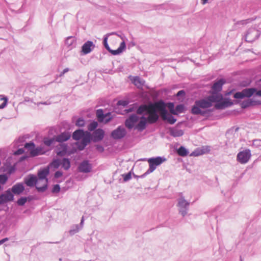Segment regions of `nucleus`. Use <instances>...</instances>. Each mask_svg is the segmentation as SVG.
Segmentation results:
<instances>
[{"mask_svg": "<svg viewBox=\"0 0 261 261\" xmlns=\"http://www.w3.org/2000/svg\"><path fill=\"white\" fill-rule=\"evenodd\" d=\"M96 114L97 120L99 122L107 123L112 119L111 113L104 114L102 109H98L96 111Z\"/></svg>", "mask_w": 261, "mask_h": 261, "instance_id": "12", "label": "nucleus"}, {"mask_svg": "<svg viewBox=\"0 0 261 261\" xmlns=\"http://www.w3.org/2000/svg\"><path fill=\"white\" fill-rule=\"evenodd\" d=\"M59 146L61 150L57 151V153L59 155H64L67 151V145L65 144H62Z\"/></svg>", "mask_w": 261, "mask_h": 261, "instance_id": "32", "label": "nucleus"}, {"mask_svg": "<svg viewBox=\"0 0 261 261\" xmlns=\"http://www.w3.org/2000/svg\"><path fill=\"white\" fill-rule=\"evenodd\" d=\"M1 121V120L0 119V121Z\"/></svg>", "mask_w": 261, "mask_h": 261, "instance_id": "63", "label": "nucleus"}, {"mask_svg": "<svg viewBox=\"0 0 261 261\" xmlns=\"http://www.w3.org/2000/svg\"><path fill=\"white\" fill-rule=\"evenodd\" d=\"M97 148H101V151H102L103 150V148L101 146H98Z\"/></svg>", "mask_w": 261, "mask_h": 261, "instance_id": "59", "label": "nucleus"}, {"mask_svg": "<svg viewBox=\"0 0 261 261\" xmlns=\"http://www.w3.org/2000/svg\"><path fill=\"white\" fill-rule=\"evenodd\" d=\"M24 152V150L22 148H20L18 149L15 152V154H21Z\"/></svg>", "mask_w": 261, "mask_h": 261, "instance_id": "51", "label": "nucleus"}, {"mask_svg": "<svg viewBox=\"0 0 261 261\" xmlns=\"http://www.w3.org/2000/svg\"><path fill=\"white\" fill-rule=\"evenodd\" d=\"M5 31V29L3 28H0V33L4 32ZM2 37L0 36V39H1Z\"/></svg>", "mask_w": 261, "mask_h": 261, "instance_id": "58", "label": "nucleus"}, {"mask_svg": "<svg viewBox=\"0 0 261 261\" xmlns=\"http://www.w3.org/2000/svg\"><path fill=\"white\" fill-rule=\"evenodd\" d=\"M65 45L69 50L75 48L76 45L75 38L73 36L68 37L65 41Z\"/></svg>", "mask_w": 261, "mask_h": 261, "instance_id": "22", "label": "nucleus"}, {"mask_svg": "<svg viewBox=\"0 0 261 261\" xmlns=\"http://www.w3.org/2000/svg\"><path fill=\"white\" fill-rule=\"evenodd\" d=\"M225 83V80L224 79H220L217 82H215L212 88L213 90V92H216L217 93H219V92L221 91L222 90V86Z\"/></svg>", "mask_w": 261, "mask_h": 261, "instance_id": "21", "label": "nucleus"}, {"mask_svg": "<svg viewBox=\"0 0 261 261\" xmlns=\"http://www.w3.org/2000/svg\"><path fill=\"white\" fill-rule=\"evenodd\" d=\"M208 1V0H201V3L203 5H205L206 3H207Z\"/></svg>", "mask_w": 261, "mask_h": 261, "instance_id": "56", "label": "nucleus"}, {"mask_svg": "<svg viewBox=\"0 0 261 261\" xmlns=\"http://www.w3.org/2000/svg\"><path fill=\"white\" fill-rule=\"evenodd\" d=\"M97 126L98 123L95 121H93L88 124L87 128L89 131L91 132L95 130Z\"/></svg>", "mask_w": 261, "mask_h": 261, "instance_id": "33", "label": "nucleus"}, {"mask_svg": "<svg viewBox=\"0 0 261 261\" xmlns=\"http://www.w3.org/2000/svg\"><path fill=\"white\" fill-rule=\"evenodd\" d=\"M113 34L117 35L118 36H119L122 40V41H124V42H125V37L124 35H119V34H117L114 33H113Z\"/></svg>", "mask_w": 261, "mask_h": 261, "instance_id": "52", "label": "nucleus"}, {"mask_svg": "<svg viewBox=\"0 0 261 261\" xmlns=\"http://www.w3.org/2000/svg\"><path fill=\"white\" fill-rule=\"evenodd\" d=\"M42 104H44V105H47L46 102H44V103H42Z\"/></svg>", "mask_w": 261, "mask_h": 261, "instance_id": "62", "label": "nucleus"}, {"mask_svg": "<svg viewBox=\"0 0 261 261\" xmlns=\"http://www.w3.org/2000/svg\"><path fill=\"white\" fill-rule=\"evenodd\" d=\"M184 131L177 127H173L170 129V134L174 137L182 136L184 135Z\"/></svg>", "mask_w": 261, "mask_h": 261, "instance_id": "24", "label": "nucleus"}, {"mask_svg": "<svg viewBox=\"0 0 261 261\" xmlns=\"http://www.w3.org/2000/svg\"><path fill=\"white\" fill-rule=\"evenodd\" d=\"M255 95L261 97V90L255 92Z\"/></svg>", "mask_w": 261, "mask_h": 261, "instance_id": "55", "label": "nucleus"}, {"mask_svg": "<svg viewBox=\"0 0 261 261\" xmlns=\"http://www.w3.org/2000/svg\"><path fill=\"white\" fill-rule=\"evenodd\" d=\"M248 21H249L248 19L241 20L240 21L237 22L235 24V25H245V24H246L248 23Z\"/></svg>", "mask_w": 261, "mask_h": 261, "instance_id": "46", "label": "nucleus"}, {"mask_svg": "<svg viewBox=\"0 0 261 261\" xmlns=\"http://www.w3.org/2000/svg\"><path fill=\"white\" fill-rule=\"evenodd\" d=\"M85 121L84 119L83 118H79L75 123V124L76 126H84L85 125Z\"/></svg>", "mask_w": 261, "mask_h": 261, "instance_id": "42", "label": "nucleus"}, {"mask_svg": "<svg viewBox=\"0 0 261 261\" xmlns=\"http://www.w3.org/2000/svg\"><path fill=\"white\" fill-rule=\"evenodd\" d=\"M61 165V162L59 160H54L50 164L49 167L54 168V169H57Z\"/></svg>", "mask_w": 261, "mask_h": 261, "instance_id": "35", "label": "nucleus"}, {"mask_svg": "<svg viewBox=\"0 0 261 261\" xmlns=\"http://www.w3.org/2000/svg\"><path fill=\"white\" fill-rule=\"evenodd\" d=\"M42 186V182H40V186Z\"/></svg>", "mask_w": 261, "mask_h": 261, "instance_id": "61", "label": "nucleus"}, {"mask_svg": "<svg viewBox=\"0 0 261 261\" xmlns=\"http://www.w3.org/2000/svg\"><path fill=\"white\" fill-rule=\"evenodd\" d=\"M61 165L62 168L65 170H67L70 167V162L68 159L64 158L61 162Z\"/></svg>", "mask_w": 261, "mask_h": 261, "instance_id": "29", "label": "nucleus"}, {"mask_svg": "<svg viewBox=\"0 0 261 261\" xmlns=\"http://www.w3.org/2000/svg\"><path fill=\"white\" fill-rule=\"evenodd\" d=\"M131 111H132V110H131L130 109H129V110H127V112H131Z\"/></svg>", "mask_w": 261, "mask_h": 261, "instance_id": "60", "label": "nucleus"}, {"mask_svg": "<svg viewBox=\"0 0 261 261\" xmlns=\"http://www.w3.org/2000/svg\"><path fill=\"white\" fill-rule=\"evenodd\" d=\"M81 139V141L79 148L80 150H83L90 141V134L86 131Z\"/></svg>", "mask_w": 261, "mask_h": 261, "instance_id": "18", "label": "nucleus"}, {"mask_svg": "<svg viewBox=\"0 0 261 261\" xmlns=\"http://www.w3.org/2000/svg\"><path fill=\"white\" fill-rule=\"evenodd\" d=\"M71 137V135L68 132H64L61 133V134L58 135L56 137V141L58 142H63L67 141L70 139Z\"/></svg>", "mask_w": 261, "mask_h": 261, "instance_id": "23", "label": "nucleus"}, {"mask_svg": "<svg viewBox=\"0 0 261 261\" xmlns=\"http://www.w3.org/2000/svg\"><path fill=\"white\" fill-rule=\"evenodd\" d=\"M13 194L20 195L24 190V184L22 182H18L13 186L10 189Z\"/></svg>", "mask_w": 261, "mask_h": 261, "instance_id": "17", "label": "nucleus"}, {"mask_svg": "<svg viewBox=\"0 0 261 261\" xmlns=\"http://www.w3.org/2000/svg\"><path fill=\"white\" fill-rule=\"evenodd\" d=\"M84 221V217H83L82 218L81 221V223H80V224H81L82 226L83 225Z\"/></svg>", "mask_w": 261, "mask_h": 261, "instance_id": "57", "label": "nucleus"}, {"mask_svg": "<svg viewBox=\"0 0 261 261\" xmlns=\"http://www.w3.org/2000/svg\"><path fill=\"white\" fill-rule=\"evenodd\" d=\"M184 108L183 105H179L176 107L175 110L177 114L178 113H182L184 110Z\"/></svg>", "mask_w": 261, "mask_h": 261, "instance_id": "43", "label": "nucleus"}, {"mask_svg": "<svg viewBox=\"0 0 261 261\" xmlns=\"http://www.w3.org/2000/svg\"><path fill=\"white\" fill-rule=\"evenodd\" d=\"M245 97H250L256 92L255 88H249L243 90Z\"/></svg>", "mask_w": 261, "mask_h": 261, "instance_id": "28", "label": "nucleus"}, {"mask_svg": "<svg viewBox=\"0 0 261 261\" xmlns=\"http://www.w3.org/2000/svg\"><path fill=\"white\" fill-rule=\"evenodd\" d=\"M8 177L6 174L0 175V184L4 185L8 180Z\"/></svg>", "mask_w": 261, "mask_h": 261, "instance_id": "40", "label": "nucleus"}, {"mask_svg": "<svg viewBox=\"0 0 261 261\" xmlns=\"http://www.w3.org/2000/svg\"><path fill=\"white\" fill-rule=\"evenodd\" d=\"M252 103V101L250 100H247L246 101H244L241 103V107L242 108H246L250 106H251Z\"/></svg>", "mask_w": 261, "mask_h": 261, "instance_id": "39", "label": "nucleus"}, {"mask_svg": "<svg viewBox=\"0 0 261 261\" xmlns=\"http://www.w3.org/2000/svg\"><path fill=\"white\" fill-rule=\"evenodd\" d=\"M168 108L171 113L174 114V115L177 114V113L174 109V105L173 103H172V102L168 103Z\"/></svg>", "mask_w": 261, "mask_h": 261, "instance_id": "36", "label": "nucleus"}, {"mask_svg": "<svg viewBox=\"0 0 261 261\" xmlns=\"http://www.w3.org/2000/svg\"><path fill=\"white\" fill-rule=\"evenodd\" d=\"M160 104V101L148 105H142L139 107L137 110L138 114L141 115L145 113L146 114L148 115L147 118L144 116L140 118V121L136 127L139 132H142L144 130L147 123L153 124L158 120L159 117L157 112L158 109H161Z\"/></svg>", "mask_w": 261, "mask_h": 261, "instance_id": "2", "label": "nucleus"}, {"mask_svg": "<svg viewBox=\"0 0 261 261\" xmlns=\"http://www.w3.org/2000/svg\"><path fill=\"white\" fill-rule=\"evenodd\" d=\"M24 182L29 187H33L35 185L37 189V187L40 186V183L37 179V177L33 174H30L25 177L24 178Z\"/></svg>", "mask_w": 261, "mask_h": 261, "instance_id": "15", "label": "nucleus"}, {"mask_svg": "<svg viewBox=\"0 0 261 261\" xmlns=\"http://www.w3.org/2000/svg\"><path fill=\"white\" fill-rule=\"evenodd\" d=\"M49 173V167L41 169L40 170L38 171L37 179L39 183L40 182H42V186L37 187L38 191L44 192L47 189L48 179L46 178V177L48 175Z\"/></svg>", "mask_w": 261, "mask_h": 261, "instance_id": "3", "label": "nucleus"}, {"mask_svg": "<svg viewBox=\"0 0 261 261\" xmlns=\"http://www.w3.org/2000/svg\"><path fill=\"white\" fill-rule=\"evenodd\" d=\"M76 227L77 228L76 229H71L70 231H69V233L71 234V235H73L74 234V233L77 232L79 231V228H78V226H76Z\"/></svg>", "mask_w": 261, "mask_h": 261, "instance_id": "49", "label": "nucleus"}, {"mask_svg": "<svg viewBox=\"0 0 261 261\" xmlns=\"http://www.w3.org/2000/svg\"><path fill=\"white\" fill-rule=\"evenodd\" d=\"M251 157V150L249 149H246L239 152L237 155V160L241 164H246L249 162Z\"/></svg>", "mask_w": 261, "mask_h": 261, "instance_id": "7", "label": "nucleus"}, {"mask_svg": "<svg viewBox=\"0 0 261 261\" xmlns=\"http://www.w3.org/2000/svg\"><path fill=\"white\" fill-rule=\"evenodd\" d=\"M128 101L126 100H119L118 102V104L119 105L123 106H126L128 104Z\"/></svg>", "mask_w": 261, "mask_h": 261, "instance_id": "47", "label": "nucleus"}, {"mask_svg": "<svg viewBox=\"0 0 261 261\" xmlns=\"http://www.w3.org/2000/svg\"><path fill=\"white\" fill-rule=\"evenodd\" d=\"M60 191V187L59 185H55L52 189V192L53 193H58Z\"/></svg>", "mask_w": 261, "mask_h": 261, "instance_id": "45", "label": "nucleus"}, {"mask_svg": "<svg viewBox=\"0 0 261 261\" xmlns=\"http://www.w3.org/2000/svg\"><path fill=\"white\" fill-rule=\"evenodd\" d=\"M14 200V195L10 189L7 190L4 193L0 195V204H4Z\"/></svg>", "mask_w": 261, "mask_h": 261, "instance_id": "14", "label": "nucleus"}, {"mask_svg": "<svg viewBox=\"0 0 261 261\" xmlns=\"http://www.w3.org/2000/svg\"><path fill=\"white\" fill-rule=\"evenodd\" d=\"M92 166L88 161H84L79 166V171L83 173H89L91 171Z\"/></svg>", "mask_w": 261, "mask_h": 261, "instance_id": "19", "label": "nucleus"}, {"mask_svg": "<svg viewBox=\"0 0 261 261\" xmlns=\"http://www.w3.org/2000/svg\"><path fill=\"white\" fill-rule=\"evenodd\" d=\"M27 201V197H21L18 199L17 201V203L18 205L23 206L25 204L26 202Z\"/></svg>", "mask_w": 261, "mask_h": 261, "instance_id": "38", "label": "nucleus"}, {"mask_svg": "<svg viewBox=\"0 0 261 261\" xmlns=\"http://www.w3.org/2000/svg\"><path fill=\"white\" fill-rule=\"evenodd\" d=\"M86 132L82 129H78L75 130L72 135V138L75 140H79L85 135Z\"/></svg>", "mask_w": 261, "mask_h": 261, "instance_id": "27", "label": "nucleus"}, {"mask_svg": "<svg viewBox=\"0 0 261 261\" xmlns=\"http://www.w3.org/2000/svg\"><path fill=\"white\" fill-rule=\"evenodd\" d=\"M260 35V32L255 28L249 29L245 35L246 41L252 42L257 39Z\"/></svg>", "mask_w": 261, "mask_h": 261, "instance_id": "11", "label": "nucleus"}, {"mask_svg": "<svg viewBox=\"0 0 261 261\" xmlns=\"http://www.w3.org/2000/svg\"><path fill=\"white\" fill-rule=\"evenodd\" d=\"M69 71V69L68 68H65V69L63 70V71H62V72H61V73L60 74L59 76H60V77H61V76H63V75H64V74L65 73H66V72H68V71Z\"/></svg>", "mask_w": 261, "mask_h": 261, "instance_id": "50", "label": "nucleus"}, {"mask_svg": "<svg viewBox=\"0 0 261 261\" xmlns=\"http://www.w3.org/2000/svg\"><path fill=\"white\" fill-rule=\"evenodd\" d=\"M166 160V159L164 157L161 156L149 158L148 160V162L149 165V169L147 170L146 173L142 175V176H144L145 174H148L154 171L158 166L162 164Z\"/></svg>", "mask_w": 261, "mask_h": 261, "instance_id": "5", "label": "nucleus"}, {"mask_svg": "<svg viewBox=\"0 0 261 261\" xmlns=\"http://www.w3.org/2000/svg\"><path fill=\"white\" fill-rule=\"evenodd\" d=\"M8 99L3 95H0V109L4 108L8 102Z\"/></svg>", "mask_w": 261, "mask_h": 261, "instance_id": "31", "label": "nucleus"}, {"mask_svg": "<svg viewBox=\"0 0 261 261\" xmlns=\"http://www.w3.org/2000/svg\"><path fill=\"white\" fill-rule=\"evenodd\" d=\"M252 146L255 148H259L261 147V140L254 139L252 141Z\"/></svg>", "mask_w": 261, "mask_h": 261, "instance_id": "37", "label": "nucleus"}, {"mask_svg": "<svg viewBox=\"0 0 261 261\" xmlns=\"http://www.w3.org/2000/svg\"><path fill=\"white\" fill-rule=\"evenodd\" d=\"M122 176L123 177V180L125 181H127L130 179L131 178V173L130 172L127 173L126 174H124L122 175Z\"/></svg>", "mask_w": 261, "mask_h": 261, "instance_id": "44", "label": "nucleus"}, {"mask_svg": "<svg viewBox=\"0 0 261 261\" xmlns=\"http://www.w3.org/2000/svg\"><path fill=\"white\" fill-rule=\"evenodd\" d=\"M133 83L138 88H142L145 81L138 76H135L133 78Z\"/></svg>", "mask_w": 261, "mask_h": 261, "instance_id": "26", "label": "nucleus"}, {"mask_svg": "<svg viewBox=\"0 0 261 261\" xmlns=\"http://www.w3.org/2000/svg\"><path fill=\"white\" fill-rule=\"evenodd\" d=\"M104 136V130L102 129L98 128L93 132L92 139L95 142H98L103 139Z\"/></svg>", "mask_w": 261, "mask_h": 261, "instance_id": "16", "label": "nucleus"}, {"mask_svg": "<svg viewBox=\"0 0 261 261\" xmlns=\"http://www.w3.org/2000/svg\"><path fill=\"white\" fill-rule=\"evenodd\" d=\"M95 45L93 42L87 41L82 46V51L84 54L86 55L90 53L94 48Z\"/></svg>", "mask_w": 261, "mask_h": 261, "instance_id": "20", "label": "nucleus"}, {"mask_svg": "<svg viewBox=\"0 0 261 261\" xmlns=\"http://www.w3.org/2000/svg\"><path fill=\"white\" fill-rule=\"evenodd\" d=\"M56 141V139L54 138H44L43 139V142L45 145L47 146H50L52 144H53Z\"/></svg>", "mask_w": 261, "mask_h": 261, "instance_id": "34", "label": "nucleus"}, {"mask_svg": "<svg viewBox=\"0 0 261 261\" xmlns=\"http://www.w3.org/2000/svg\"><path fill=\"white\" fill-rule=\"evenodd\" d=\"M223 95L221 93L216 92L212 93L208 97L196 100L195 105L192 108L191 112L194 115L200 114L202 116H205L209 113L208 110H201V109H207L213 106L214 102H216L215 107L217 109H223L226 107L230 106L232 102L227 101H222Z\"/></svg>", "mask_w": 261, "mask_h": 261, "instance_id": "1", "label": "nucleus"}, {"mask_svg": "<svg viewBox=\"0 0 261 261\" xmlns=\"http://www.w3.org/2000/svg\"><path fill=\"white\" fill-rule=\"evenodd\" d=\"M35 144L31 142L26 143L24 145V147L30 151V154L32 156H36L43 154L47 151V149L44 147L38 146L35 148Z\"/></svg>", "mask_w": 261, "mask_h": 261, "instance_id": "4", "label": "nucleus"}, {"mask_svg": "<svg viewBox=\"0 0 261 261\" xmlns=\"http://www.w3.org/2000/svg\"><path fill=\"white\" fill-rule=\"evenodd\" d=\"M103 45L105 48L113 55H117L122 53L126 48L125 42L123 41L120 43L119 47L117 49H111L108 43V35L104 37Z\"/></svg>", "mask_w": 261, "mask_h": 261, "instance_id": "8", "label": "nucleus"}, {"mask_svg": "<svg viewBox=\"0 0 261 261\" xmlns=\"http://www.w3.org/2000/svg\"><path fill=\"white\" fill-rule=\"evenodd\" d=\"M126 130L123 126H119L111 133V137L115 140H119L124 138L126 135Z\"/></svg>", "mask_w": 261, "mask_h": 261, "instance_id": "13", "label": "nucleus"}, {"mask_svg": "<svg viewBox=\"0 0 261 261\" xmlns=\"http://www.w3.org/2000/svg\"><path fill=\"white\" fill-rule=\"evenodd\" d=\"M210 150V149L208 147H206L205 148L203 147L201 149H196L193 151L190 154V156H199L205 153L206 152L209 151Z\"/></svg>", "mask_w": 261, "mask_h": 261, "instance_id": "25", "label": "nucleus"}, {"mask_svg": "<svg viewBox=\"0 0 261 261\" xmlns=\"http://www.w3.org/2000/svg\"><path fill=\"white\" fill-rule=\"evenodd\" d=\"M139 121L140 118L136 114H132L126 119L125 121V125L129 129L134 128L135 129H137L138 130L136 127Z\"/></svg>", "mask_w": 261, "mask_h": 261, "instance_id": "9", "label": "nucleus"}, {"mask_svg": "<svg viewBox=\"0 0 261 261\" xmlns=\"http://www.w3.org/2000/svg\"><path fill=\"white\" fill-rule=\"evenodd\" d=\"M160 106L161 109H158V112H160L162 119L164 120H167L170 124H174L176 122V119L172 115L168 113L164 102L160 100Z\"/></svg>", "mask_w": 261, "mask_h": 261, "instance_id": "6", "label": "nucleus"}, {"mask_svg": "<svg viewBox=\"0 0 261 261\" xmlns=\"http://www.w3.org/2000/svg\"><path fill=\"white\" fill-rule=\"evenodd\" d=\"M8 240V238H4L3 239L1 240H0V245H1L2 244L4 243L5 242L7 241Z\"/></svg>", "mask_w": 261, "mask_h": 261, "instance_id": "53", "label": "nucleus"}, {"mask_svg": "<svg viewBox=\"0 0 261 261\" xmlns=\"http://www.w3.org/2000/svg\"><path fill=\"white\" fill-rule=\"evenodd\" d=\"M178 154L181 156H186L188 153V150L184 146H180L177 151Z\"/></svg>", "mask_w": 261, "mask_h": 261, "instance_id": "30", "label": "nucleus"}, {"mask_svg": "<svg viewBox=\"0 0 261 261\" xmlns=\"http://www.w3.org/2000/svg\"><path fill=\"white\" fill-rule=\"evenodd\" d=\"M190 203L185 200L181 196L178 200L177 206L179 207V212L182 216L187 215Z\"/></svg>", "mask_w": 261, "mask_h": 261, "instance_id": "10", "label": "nucleus"}, {"mask_svg": "<svg viewBox=\"0 0 261 261\" xmlns=\"http://www.w3.org/2000/svg\"><path fill=\"white\" fill-rule=\"evenodd\" d=\"M63 175V173L61 171H57L55 174V177L56 178L61 177Z\"/></svg>", "mask_w": 261, "mask_h": 261, "instance_id": "48", "label": "nucleus"}, {"mask_svg": "<svg viewBox=\"0 0 261 261\" xmlns=\"http://www.w3.org/2000/svg\"><path fill=\"white\" fill-rule=\"evenodd\" d=\"M184 94H185V91L184 90H180L177 92V96H180L181 95H184Z\"/></svg>", "mask_w": 261, "mask_h": 261, "instance_id": "54", "label": "nucleus"}, {"mask_svg": "<svg viewBox=\"0 0 261 261\" xmlns=\"http://www.w3.org/2000/svg\"><path fill=\"white\" fill-rule=\"evenodd\" d=\"M234 97L237 99H242L245 97L243 90L241 92H238L234 95Z\"/></svg>", "mask_w": 261, "mask_h": 261, "instance_id": "41", "label": "nucleus"}]
</instances>
